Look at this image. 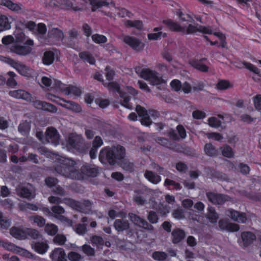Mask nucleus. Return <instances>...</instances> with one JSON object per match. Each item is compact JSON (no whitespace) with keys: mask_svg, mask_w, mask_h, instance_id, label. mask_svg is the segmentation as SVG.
Masks as SVG:
<instances>
[{"mask_svg":"<svg viewBox=\"0 0 261 261\" xmlns=\"http://www.w3.org/2000/svg\"><path fill=\"white\" fill-rule=\"evenodd\" d=\"M66 91V95H73L76 96H80L82 94V90L75 86L69 85L66 89H63Z\"/></svg>","mask_w":261,"mask_h":261,"instance_id":"nucleus-33","label":"nucleus"},{"mask_svg":"<svg viewBox=\"0 0 261 261\" xmlns=\"http://www.w3.org/2000/svg\"><path fill=\"white\" fill-rule=\"evenodd\" d=\"M0 5L7 7L13 11L17 12L21 10L19 4L14 3L11 0H0Z\"/></svg>","mask_w":261,"mask_h":261,"instance_id":"nucleus-26","label":"nucleus"},{"mask_svg":"<svg viewBox=\"0 0 261 261\" xmlns=\"http://www.w3.org/2000/svg\"><path fill=\"white\" fill-rule=\"evenodd\" d=\"M168 257V254L163 251H155L152 254V258L157 261H164Z\"/></svg>","mask_w":261,"mask_h":261,"instance_id":"nucleus-40","label":"nucleus"},{"mask_svg":"<svg viewBox=\"0 0 261 261\" xmlns=\"http://www.w3.org/2000/svg\"><path fill=\"white\" fill-rule=\"evenodd\" d=\"M159 73L149 68H143L140 73V76L146 81H149L152 85H159L165 83L162 76H158Z\"/></svg>","mask_w":261,"mask_h":261,"instance_id":"nucleus-4","label":"nucleus"},{"mask_svg":"<svg viewBox=\"0 0 261 261\" xmlns=\"http://www.w3.org/2000/svg\"><path fill=\"white\" fill-rule=\"evenodd\" d=\"M206 217L211 223L215 224L217 223L219 217L216 212L215 207L213 206L208 207L207 214L206 216Z\"/></svg>","mask_w":261,"mask_h":261,"instance_id":"nucleus-28","label":"nucleus"},{"mask_svg":"<svg viewBox=\"0 0 261 261\" xmlns=\"http://www.w3.org/2000/svg\"><path fill=\"white\" fill-rule=\"evenodd\" d=\"M47 36L49 38L56 41L62 40L64 37L63 32L58 28H52L49 29Z\"/></svg>","mask_w":261,"mask_h":261,"instance_id":"nucleus-22","label":"nucleus"},{"mask_svg":"<svg viewBox=\"0 0 261 261\" xmlns=\"http://www.w3.org/2000/svg\"><path fill=\"white\" fill-rule=\"evenodd\" d=\"M163 23L168 28V29L174 32H182L185 33V29L180 24L174 21L171 19H167L163 20Z\"/></svg>","mask_w":261,"mask_h":261,"instance_id":"nucleus-12","label":"nucleus"},{"mask_svg":"<svg viewBox=\"0 0 261 261\" xmlns=\"http://www.w3.org/2000/svg\"><path fill=\"white\" fill-rule=\"evenodd\" d=\"M114 227L117 231L122 232L129 229V223L125 220L116 219L114 223Z\"/></svg>","mask_w":261,"mask_h":261,"instance_id":"nucleus-21","label":"nucleus"},{"mask_svg":"<svg viewBox=\"0 0 261 261\" xmlns=\"http://www.w3.org/2000/svg\"><path fill=\"white\" fill-rule=\"evenodd\" d=\"M58 162L54 166V170L60 175L69 177L78 172L75 168V162L73 160L61 157L58 159Z\"/></svg>","mask_w":261,"mask_h":261,"instance_id":"nucleus-2","label":"nucleus"},{"mask_svg":"<svg viewBox=\"0 0 261 261\" xmlns=\"http://www.w3.org/2000/svg\"><path fill=\"white\" fill-rule=\"evenodd\" d=\"M17 195L23 198H25L28 200H31L34 198L32 191L27 187L20 186L16 189Z\"/></svg>","mask_w":261,"mask_h":261,"instance_id":"nucleus-16","label":"nucleus"},{"mask_svg":"<svg viewBox=\"0 0 261 261\" xmlns=\"http://www.w3.org/2000/svg\"><path fill=\"white\" fill-rule=\"evenodd\" d=\"M30 220H33L39 227H42L45 224V219L41 216H33L31 217Z\"/></svg>","mask_w":261,"mask_h":261,"instance_id":"nucleus-45","label":"nucleus"},{"mask_svg":"<svg viewBox=\"0 0 261 261\" xmlns=\"http://www.w3.org/2000/svg\"><path fill=\"white\" fill-rule=\"evenodd\" d=\"M31 129V125L27 121L20 123L18 127L19 132L22 135L28 134Z\"/></svg>","mask_w":261,"mask_h":261,"instance_id":"nucleus-38","label":"nucleus"},{"mask_svg":"<svg viewBox=\"0 0 261 261\" xmlns=\"http://www.w3.org/2000/svg\"><path fill=\"white\" fill-rule=\"evenodd\" d=\"M82 250L88 256H93L95 254L94 249L88 244H85L82 246Z\"/></svg>","mask_w":261,"mask_h":261,"instance_id":"nucleus-60","label":"nucleus"},{"mask_svg":"<svg viewBox=\"0 0 261 261\" xmlns=\"http://www.w3.org/2000/svg\"><path fill=\"white\" fill-rule=\"evenodd\" d=\"M204 151L205 154L210 157H215L218 154V150L211 143L205 144Z\"/></svg>","mask_w":261,"mask_h":261,"instance_id":"nucleus-30","label":"nucleus"},{"mask_svg":"<svg viewBox=\"0 0 261 261\" xmlns=\"http://www.w3.org/2000/svg\"><path fill=\"white\" fill-rule=\"evenodd\" d=\"M10 234L14 238L23 240L26 239L25 228L21 227L13 226L10 229Z\"/></svg>","mask_w":261,"mask_h":261,"instance_id":"nucleus-14","label":"nucleus"},{"mask_svg":"<svg viewBox=\"0 0 261 261\" xmlns=\"http://www.w3.org/2000/svg\"><path fill=\"white\" fill-rule=\"evenodd\" d=\"M156 211L158 214L162 217L166 216L169 212L167 206L163 204L159 205Z\"/></svg>","mask_w":261,"mask_h":261,"instance_id":"nucleus-55","label":"nucleus"},{"mask_svg":"<svg viewBox=\"0 0 261 261\" xmlns=\"http://www.w3.org/2000/svg\"><path fill=\"white\" fill-rule=\"evenodd\" d=\"M0 60L13 67L21 75L27 77H33L34 76V70L25 65L16 61L10 58L1 56Z\"/></svg>","mask_w":261,"mask_h":261,"instance_id":"nucleus-3","label":"nucleus"},{"mask_svg":"<svg viewBox=\"0 0 261 261\" xmlns=\"http://www.w3.org/2000/svg\"><path fill=\"white\" fill-rule=\"evenodd\" d=\"M45 137L48 142H51L55 146L59 144L60 135L57 130L53 127H48L46 129Z\"/></svg>","mask_w":261,"mask_h":261,"instance_id":"nucleus-10","label":"nucleus"},{"mask_svg":"<svg viewBox=\"0 0 261 261\" xmlns=\"http://www.w3.org/2000/svg\"><path fill=\"white\" fill-rule=\"evenodd\" d=\"M164 186L165 187L172 186L173 187L172 189L178 191L180 190L182 188V187L179 183L176 182L175 181L168 178L165 179L164 181Z\"/></svg>","mask_w":261,"mask_h":261,"instance_id":"nucleus-47","label":"nucleus"},{"mask_svg":"<svg viewBox=\"0 0 261 261\" xmlns=\"http://www.w3.org/2000/svg\"><path fill=\"white\" fill-rule=\"evenodd\" d=\"M53 241L56 244L63 245L66 241V237L63 234H57L54 237Z\"/></svg>","mask_w":261,"mask_h":261,"instance_id":"nucleus-59","label":"nucleus"},{"mask_svg":"<svg viewBox=\"0 0 261 261\" xmlns=\"http://www.w3.org/2000/svg\"><path fill=\"white\" fill-rule=\"evenodd\" d=\"M89 4L91 6V11L95 12L98 9L103 6H108V4L103 0H89Z\"/></svg>","mask_w":261,"mask_h":261,"instance_id":"nucleus-35","label":"nucleus"},{"mask_svg":"<svg viewBox=\"0 0 261 261\" xmlns=\"http://www.w3.org/2000/svg\"><path fill=\"white\" fill-rule=\"evenodd\" d=\"M8 74L9 75V77L6 83L8 87L14 88L17 85V83L14 79L16 76V74L13 71H9L8 72Z\"/></svg>","mask_w":261,"mask_h":261,"instance_id":"nucleus-41","label":"nucleus"},{"mask_svg":"<svg viewBox=\"0 0 261 261\" xmlns=\"http://www.w3.org/2000/svg\"><path fill=\"white\" fill-rule=\"evenodd\" d=\"M124 25L127 28H135L140 31L142 30L143 28V22L140 20H126L124 22Z\"/></svg>","mask_w":261,"mask_h":261,"instance_id":"nucleus-32","label":"nucleus"},{"mask_svg":"<svg viewBox=\"0 0 261 261\" xmlns=\"http://www.w3.org/2000/svg\"><path fill=\"white\" fill-rule=\"evenodd\" d=\"M58 182V179L54 177H47L45 179V185L49 188L55 187Z\"/></svg>","mask_w":261,"mask_h":261,"instance_id":"nucleus-58","label":"nucleus"},{"mask_svg":"<svg viewBox=\"0 0 261 261\" xmlns=\"http://www.w3.org/2000/svg\"><path fill=\"white\" fill-rule=\"evenodd\" d=\"M144 176L149 182L154 185L159 184L162 179L161 176L147 170L145 171Z\"/></svg>","mask_w":261,"mask_h":261,"instance_id":"nucleus-23","label":"nucleus"},{"mask_svg":"<svg viewBox=\"0 0 261 261\" xmlns=\"http://www.w3.org/2000/svg\"><path fill=\"white\" fill-rule=\"evenodd\" d=\"M43 110L51 113H56L58 109L57 107L55 106V105L50 103L45 102L44 105V108Z\"/></svg>","mask_w":261,"mask_h":261,"instance_id":"nucleus-62","label":"nucleus"},{"mask_svg":"<svg viewBox=\"0 0 261 261\" xmlns=\"http://www.w3.org/2000/svg\"><path fill=\"white\" fill-rule=\"evenodd\" d=\"M125 155V147L121 145H117L103 147L99 152L98 159L102 164H108L114 166L124 160Z\"/></svg>","mask_w":261,"mask_h":261,"instance_id":"nucleus-1","label":"nucleus"},{"mask_svg":"<svg viewBox=\"0 0 261 261\" xmlns=\"http://www.w3.org/2000/svg\"><path fill=\"white\" fill-rule=\"evenodd\" d=\"M46 98L48 100H50L61 106L62 105V103L61 102V101H65V99L60 98V97L56 96V95L51 93H48L46 94Z\"/></svg>","mask_w":261,"mask_h":261,"instance_id":"nucleus-54","label":"nucleus"},{"mask_svg":"<svg viewBox=\"0 0 261 261\" xmlns=\"http://www.w3.org/2000/svg\"><path fill=\"white\" fill-rule=\"evenodd\" d=\"M66 103L61 105V107L66 108L67 109L71 110L76 113H79L82 111V108L78 103H76L72 101H67L65 100L63 101Z\"/></svg>","mask_w":261,"mask_h":261,"instance_id":"nucleus-27","label":"nucleus"},{"mask_svg":"<svg viewBox=\"0 0 261 261\" xmlns=\"http://www.w3.org/2000/svg\"><path fill=\"white\" fill-rule=\"evenodd\" d=\"M68 257L70 261H79L82 258V256L79 253L73 251L68 253Z\"/></svg>","mask_w":261,"mask_h":261,"instance_id":"nucleus-64","label":"nucleus"},{"mask_svg":"<svg viewBox=\"0 0 261 261\" xmlns=\"http://www.w3.org/2000/svg\"><path fill=\"white\" fill-rule=\"evenodd\" d=\"M208 125L214 128H218L221 125V121L215 117H211L208 119Z\"/></svg>","mask_w":261,"mask_h":261,"instance_id":"nucleus-52","label":"nucleus"},{"mask_svg":"<svg viewBox=\"0 0 261 261\" xmlns=\"http://www.w3.org/2000/svg\"><path fill=\"white\" fill-rule=\"evenodd\" d=\"M63 202L73 210L81 213H84L86 207H91L92 205L91 202L88 199L84 200L81 202L70 198H65Z\"/></svg>","mask_w":261,"mask_h":261,"instance_id":"nucleus-5","label":"nucleus"},{"mask_svg":"<svg viewBox=\"0 0 261 261\" xmlns=\"http://www.w3.org/2000/svg\"><path fill=\"white\" fill-rule=\"evenodd\" d=\"M94 101L101 109L107 108L110 104V101L108 99L100 98L95 99Z\"/></svg>","mask_w":261,"mask_h":261,"instance_id":"nucleus-50","label":"nucleus"},{"mask_svg":"<svg viewBox=\"0 0 261 261\" xmlns=\"http://www.w3.org/2000/svg\"><path fill=\"white\" fill-rule=\"evenodd\" d=\"M108 88L110 90L116 92L119 94L123 91L121 90L119 84L116 82H111L108 84Z\"/></svg>","mask_w":261,"mask_h":261,"instance_id":"nucleus-51","label":"nucleus"},{"mask_svg":"<svg viewBox=\"0 0 261 261\" xmlns=\"http://www.w3.org/2000/svg\"><path fill=\"white\" fill-rule=\"evenodd\" d=\"M222 154L224 157L232 158L234 156V151L232 148L228 145L225 144L220 148Z\"/></svg>","mask_w":261,"mask_h":261,"instance_id":"nucleus-37","label":"nucleus"},{"mask_svg":"<svg viewBox=\"0 0 261 261\" xmlns=\"http://www.w3.org/2000/svg\"><path fill=\"white\" fill-rule=\"evenodd\" d=\"M216 86L218 90H225L231 87L230 82L225 80H219Z\"/></svg>","mask_w":261,"mask_h":261,"instance_id":"nucleus-48","label":"nucleus"},{"mask_svg":"<svg viewBox=\"0 0 261 261\" xmlns=\"http://www.w3.org/2000/svg\"><path fill=\"white\" fill-rule=\"evenodd\" d=\"M32 50V47L27 46L14 45L11 47L12 52L18 55L26 56L29 54Z\"/></svg>","mask_w":261,"mask_h":261,"instance_id":"nucleus-17","label":"nucleus"},{"mask_svg":"<svg viewBox=\"0 0 261 261\" xmlns=\"http://www.w3.org/2000/svg\"><path fill=\"white\" fill-rule=\"evenodd\" d=\"M79 56L81 59L88 62L91 65H94L96 61L95 58L87 51L80 53Z\"/></svg>","mask_w":261,"mask_h":261,"instance_id":"nucleus-34","label":"nucleus"},{"mask_svg":"<svg viewBox=\"0 0 261 261\" xmlns=\"http://www.w3.org/2000/svg\"><path fill=\"white\" fill-rule=\"evenodd\" d=\"M56 54L53 50L45 51L43 55L42 61L45 66L51 65L55 61Z\"/></svg>","mask_w":261,"mask_h":261,"instance_id":"nucleus-18","label":"nucleus"},{"mask_svg":"<svg viewBox=\"0 0 261 261\" xmlns=\"http://www.w3.org/2000/svg\"><path fill=\"white\" fill-rule=\"evenodd\" d=\"M147 219L151 224H156L158 222L159 218L156 212L150 211L148 212Z\"/></svg>","mask_w":261,"mask_h":261,"instance_id":"nucleus-53","label":"nucleus"},{"mask_svg":"<svg viewBox=\"0 0 261 261\" xmlns=\"http://www.w3.org/2000/svg\"><path fill=\"white\" fill-rule=\"evenodd\" d=\"M242 240L243 242L244 247H247L250 245L256 239L255 235L250 231H244L241 234Z\"/></svg>","mask_w":261,"mask_h":261,"instance_id":"nucleus-19","label":"nucleus"},{"mask_svg":"<svg viewBox=\"0 0 261 261\" xmlns=\"http://www.w3.org/2000/svg\"><path fill=\"white\" fill-rule=\"evenodd\" d=\"M80 172L83 176L95 177L98 176L99 171L98 167L94 165L85 163L81 167Z\"/></svg>","mask_w":261,"mask_h":261,"instance_id":"nucleus-7","label":"nucleus"},{"mask_svg":"<svg viewBox=\"0 0 261 261\" xmlns=\"http://www.w3.org/2000/svg\"><path fill=\"white\" fill-rule=\"evenodd\" d=\"M207 60L206 58H203L200 60L194 59L190 61V64L195 69L203 72H206L208 70V67L204 64L203 62Z\"/></svg>","mask_w":261,"mask_h":261,"instance_id":"nucleus-15","label":"nucleus"},{"mask_svg":"<svg viewBox=\"0 0 261 261\" xmlns=\"http://www.w3.org/2000/svg\"><path fill=\"white\" fill-rule=\"evenodd\" d=\"M123 41L133 50L138 52L143 50L145 47V44L141 40L135 37L125 36L123 38Z\"/></svg>","mask_w":261,"mask_h":261,"instance_id":"nucleus-6","label":"nucleus"},{"mask_svg":"<svg viewBox=\"0 0 261 261\" xmlns=\"http://www.w3.org/2000/svg\"><path fill=\"white\" fill-rule=\"evenodd\" d=\"M253 102L255 109L261 112V94H257L254 96Z\"/></svg>","mask_w":261,"mask_h":261,"instance_id":"nucleus-57","label":"nucleus"},{"mask_svg":"<svg viewBox=\"0 0 261 261\" xmlns=\"http://www.w3.org/2000/svg\"><path fill=\"white\" fill-rule=\"evenodd\" d=\"M0 246L3 247L6 250L16 253L17 249H20V247L15 244L9 242L7 241L0 240Z\"/></svg>","mask_w":261,"mask_h":261,"instance_id":"nucleus-29","label":"nucleus"},{"mask_svg":"<svg viewBox=\"0 0 261 261\" xmlns=\"http://www.w3.org/2000/svg\"><path fill=\"white\" fill-rule=\"evenodd\" d=\"M172 242L177 244L181 242L185 237V232L183 230L176 228L172 232Z\"/></svg>","mask_w":261,"mask_h":261,"instance_id":"nucleus-24","label":"nucleus"},{"mask_svg":"<svg viewBox=\"0 0 261 261\" xmlns=\"http://www.w3.org/2000/svg\"><path fill=\"white\" fill-rule=\"evenodd\" d=\"M181 82L177 79H174L171 81L170 85L172 89L175 92H179L181 89Z\"/></svg>","mask_w":261,"mask_h":261,"instance_id":"nucleus-49","label":"nucleus"},{"mask_svg":"<svg viewBox=\"0 0 261 261\" xmlns=\"http://www.w3.org/2000/svg\"><path fill=\"white\" fill-rule=\"evenodd\" d=\"M19 207L22 211L28 210L37 211L38 210V207L36 204L28 202L20 203L19 204Z\"/></svg>","mask_w":261,"mask_h":261,"instance_id":"nucleus-39","label":"nucleus"},{"mask_svg":"<svg viewBox=\"0 0 261 261\" xmlns=\"http://www.w3.org/2000/svg\"><path fill=\"white\" fill-rule=\"evenodd\" d=\"M226 215L232 220L240 223H245L247 220V217L245 213L241 212L229 208L226 212Z\"/></svg>","mask_w":261,"mask_h":261,"instance_id":"nucleus-8","label":"nucleus"},{"mask_svg":"<svg viewBox=\"0 0 261 261\" xmlns=\"http://www.w3.org/2000/svg\"><path fill=\"white\" fill-rule=\"evenodd\" d=\"M11 28V22L8 17L3 14H0V32L8 30Z\"/></svg>","mask_w":261,"mask_h":261,"instance_id":"nucleus-31","label":"nucleus"},{"mask_svg":"<svg viewBox=\"0 0 261 261\" xmlns=\"http://www.w3.org/2000/svg\"><path fill=\"white\" fill-rule=\"evenodd\" d=\"M66 6V9L72 10L73 11H81L82 12L85 9V5L84 4H80L79 5H75L71 2L66 1L65 3Z\"/></svg>","mask_w":261,"mask_h":261,"instance_id":"nucleus-36","label":"nucleus"},{"mask_svg":"<svg viewBox=\"0 0 261 261\" xmlns=\"http://www.w3.org/2000/svg\"><path fill=\"white\" fill-rule=\"evenodd\" d=\"M91 38L93 41L96 44L105 43L108 41V39L105 36L99 34L92 35Z\"/></svg>","mask_w":261,"mask_h":261,"instance_id":"nucleus-42","label":"nucleus"},{"mask_svg":"<svg viewBox=\"0 0 261 261\" xmlns=\"http://www.w3.org/2000/svg\"><path fill=\"white\" fill-rule=\"evenodd\" d=\"M206 116L205 113L200 110H197L192 112V117L195 119H203Z\"/></svg>","mask_w":261,"mask_h":261,"instance_id":"nucleus-61","label":"nucleus"},{"mask_svg":"<svg viewBox=\"0 0 261 261\" xmlns=\"http://www.w3.org/2000/svg\"><path fill=\"white\" fill-rule=\"evenodd\" d=\"M11 221L7 217H4L0 212V228L3 229H7L10 226Z\"/></svg>","mask_w":261,"mask_h":261,"instance_id":"nucleus-43","label":"nucleus"},{"mask_svg":"<svg viewBox=\"0 0 261 261\" xmlns=\"http://www.w3.org/2000/svg\"><path fill=\"white\" fill-rule=\"evenodd\" d=\"M243 64L246 69H248L250 71L256 74H259L260 71L259 69H258L256 66L253 65L252 64L244 61L243 62Z\"/></svg>","mask_w":261,"mask_h":261,"instance_id":"nucleus-56","label":"nucleus"},{"mask_svg":"<svg viewBox=\"0 0 261 261\" xmlns=\"http://www.w3.org/2000/svg\"><path fill=\"white\" fill-rule=\"evenodd\" d=\"M103 144L101 138L99 136H96L92 142V147L98 149Z\"/></svg>","mask_w":261,"mask_h":261,"instance_id":"nucleus-63","label":"nucleus"},{"mask_svg":"<svg viewBox=\"0 0 261 261\" xmlns=\"http://www.w3.org/2000/svg\"><path fill=\"white\" fill-rule=\"evenodd\" d=\"M45 231L50 236L55 235L58 231V228L57 226L54 224H47L45 227Z\"/></svg>","mask_w":261,"mask_h":261,"instance_id":"nucleus-44","label":"nucleus"},{"mask_svg":"<svg viewBox=\"0 0 261 261\" xmlns=\"http://www.w3.org/2000/svg\"><path fill=\"white\" fill-rule=\"evenodd\" d=\"M25 232L26 239L27 238L28 236H29L32 239H38L40 236L39 232L37 230L35 229L25 228Z\"/></svg>","mask_w":261,"mask_h":261,"instance_id":"nucleus-46","label":"nucleus"},{"mask_svg":"<svg viewBox=\"0 0 261 261\" xmlns=\"http://www.w3.org/2000/svg\"><path fill=\"white\" fill-rule=\"evenodd\" d=\"M206 196L208 201L215 205H222L226 200L225 195L222 194L208 192L206 193Z\"/></svg>","mask_w":261,"mask_h":261,"instance_id":"nucleus-11","label":"nucleus"},{"mask_svg":"<svg viewBox=\"0 0 261 261\" xmlns=\"http://www.w3.org/2000/svg\"><path fill=\"white\" fill-rule=\"evenodd\" d=\"M33 249L38 253L43 254L46 253L49 248V246L46 242H36L32 245Z\"/></svg>","mask_w":261,"mask_h":261,"instance_id":"nucleus-20","label":"nucleus"},{"mask_svg":"<svg viewBox=\"0 0 261 261\" xmlns=\"http://www.w3.org/2000/svg\"><path fill=\"white\" fill-rule=\"evenodd\" d=\"M50 258L53 261H67L64 250L61 248H56L50 253Z\"/></svg>","mask_w":261,"mask_h":261,"instance_id":"nucleus-13","label":"nucleus"},{"mask_svg":"<svg viewBox=\"0 0 261 261\" xmlns=\"http://www.w3.org/2000/svg\"><path fill=\"white\" fill-rule=\"evenodd\" d=\"M119 96L122 99L121 101V105L128 109H133L132 104L129 102L132 98L130 94L127 92L122 91L119 94Z\"/></svg>","mask_w":261,"mask_h":261,"instance_id":"nucleus-25","label":"nucleus"},{"mask_svg":"<svg viewBox=\"0 0 261 261\" xmlns=\"http://www.w3.org/2000/svg\"><path fill=\"white\" fill-rule=\"evenodd\" d=\"M129 216L130 220L136 225L148 230H152L153 229V226L151 224L136 214L131 213L129 214Z\"/></svg>","mask_w":261,"mask_h":261,"instance_id":"nucleus-9","label":"nucleus"}]
</instances>
